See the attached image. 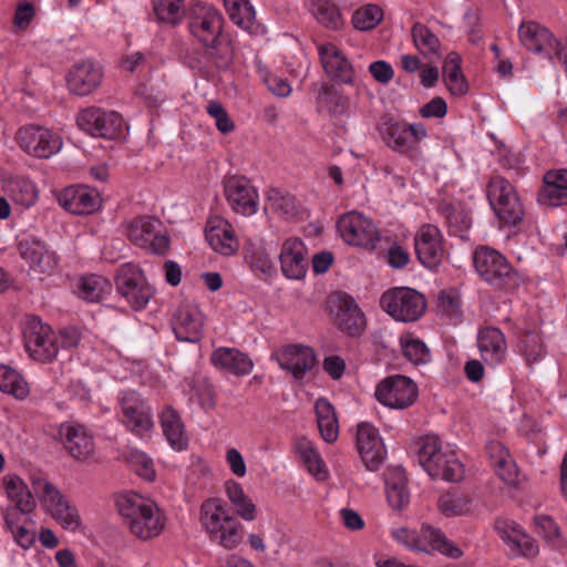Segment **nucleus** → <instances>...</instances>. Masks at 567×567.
<instances>
[{"instance_id":"f257e3e1","label":"nucleus","mask_w":567,"mask_h":567,"mask_svg":"<svg viewBox=\"0 0 567 567\" xmlns=\"http://www.w3.org/2000/svg\"><path fill=\"white\" fill-rule=\"evenodd\" d=\"M223 25L221 13L207 4L196 6L188 23L190 33L218 69L228 68L233 60V49L223 35Z\"/></svg>"},{"instance_id":"f03ea898","label":"nucleus","mask_w":567,"mask_h":567,"mask_svg":"<svg viewBox=\"0 0 567 567\" xmlns=\"http://www.w3.org/2000/svg\"><path fill=\"white\" fill-rule=\"evenodd\" d=\"M199 523L209 540L224 549H236L244 540L243 524L220 498L212 497L203 502Z\"/></svg>"},{"instance_id":"7ed1b4c3","label":"nucleus","mask_w":567,"mask_h":567,"mask_svg":"<svg viewBox=\"0 0 567 567\" xmlns=\"http://www.w3.org/2000/svg\"><path fill=\"white\" fill-rule=\"evenodd\" d=\"M116 506L130 533L137 539L146 542L163 532L165 517L152 501L137 494H125L117 497Z\"/></svg>"},{"instance_id":"20e7f679","label":"nucleus","mask_w":567,"mask_h":567,"mask_svg":"<svg viewBox=\"0 0 567 567\" xmlns=\"http://www.w3.org/2000/svg\"><path fill=\"white\" fill-rule=\"evenodd\" d=\"M473 262L480 277L496 290L514 292L524 281L507 258L491 247H477Z\"/></svg>"},{"instance_id":"39448f33","label":"nucleus","mask_w":567,"mask_h":567,"mask_svg":"<svg viewBox=\"0 0 567 567\" xmlns=\"http://www.w3.org/2000/svg\"><path fill=\"white\" fill-rule=\"evenodd\" d=\"M419 462L432 478L458 482L464 477V466L453 451H443L437 436L426 435L419 442Z\"/></svg>"},{"instance_id":"423d86ee","label":"nucleus","mask_w":567,"mask_h":567,"mask_svg":"<svg viewBox=\"0 0 567 567\" xmlns=\"http://www.w3.org/2000/svg\"><path fill=\"white\" fill-rule=\"evenodd\" d=\"M486 192L489 205L503 225H517L523 220V204L508 181L502 176H493Z\"/></svg>"},{"instance_id":"0eeeda50","label":"nucleus","mask_w":567,"mask_h":567,"mask_svg":"<svg viewBox=\"0 0 567 567\" xmlns=\"http://www.w3.org/2000/svg\"><path fill=\"white\" fill-rule=\"evenodd\" d=\"M381 306L395 320L413 322L425 312L426 300L412 288L396 287L382 295Z\"/></svg>"},{"instance_id":"6e6552de","label":"nucleus","mask_w":567,"mask_h":567,"mask_svg":"<svg viewBox=\"0 0 567 567\" xmlns=\"http://www.w3.org/2000/svg\"><path fill=\"white\" fill-rule=\"evenodd\" d=\"M393 538L411 550L429 551V547L451 558H460L462 550L450 542L445 535L431 526H424L417 533L415 530L399 528L392 532Z\"/></svg>"},{"instance_id":"1a4fd4ad","label":"nucleus","mask_w":567,"mask_h":567,"mask_svg":"<svg viewBox=\"0 0 567 567\" xmlns=\"http://www.w3.org/2000/svg\"><path fill=\"white\" fill-rule=\"evenodd\" d=\"M115 284L117 292L134 310L144 309L154 296L153 287L135 264L122 265L117 270Z\"/></svg>"},{"instance_id":"9d476101","label":"nucleus","mask_w":567,"mask_h":567,"mask_svg":"<svg viewBox=\"0 0 567 567\" xmlns=\"http://www.w3.org/2000/svg\"><path fill=\"white\" fill-rule=\"evenodd\" d=\"M24 347L29 355L41 363L51 362L59 352L56 334L38 317L28 320L23 330Z\"/></svg>"},{"instance_id":"9b49d317","label":"nucleus","mask_w":567,"mask_h":567,"mask_svg":"<svg viewBox=\"0 0 567 567\" xmlns=\"http://www.w3.org/2000/svg\"><path fill=\"white\" fill-rule=\"evenodd\" d=\"M380 134L388 147L401 154L414 151L427 135L422 123L408 124L393 118H385L382 122Z\"/></svg>"},{"instance_id":"f8f14e48","label":"nucleus","mask_w":567,"mask_h":567,"mask_svg":"<svg viewBox=\"0 0 567 567\" xmlns=\"http://www.w3.org/2000/svg\"><path fill=\"white\" fill-rule=\"evenodd\" d=\"M328 309L333 323L351 337L360 336L365 328V318L354 299L344 292L331 293Z\"/></svg>"},{"instance_id":"ddd939ff","label":"nucleus","mask_w":567,"mask_h":567,"mask_svg":"<svg viewBox=\"0 0 567 567\" xmlns=\"http://www.w3.org/2000/svg\"><path fill=\"white\" fill-rule=\"evenodd\" d=\"M159 220L142 216L128 221L125 235L131 243L154 255H164L169 247V238L161 234Z\"/></svg>"},{"instance_id":"4468645a","label":"nucleus","mask_w":567,"mask_h":567,"mask_svg":"<svg viewBox=\"0 0 567 567\" xmlns=\"http://www.w3.org/2000/svg\"><path fill=\"white\" fill-rule=\"evenodd\" d=\"M16 141L31 156L49 158L62 147L59 135L40 125H25L18 130Z\"/></svg>"},{"instance_id":"2eb2a0df","label":"nucleus","mask_w":567,"mask_h":567,"mask_svg":"<svg viewBox=\"0 0 567 567\" xmlns=\"http://www.w3.org/2000/svg\"><path fill=\"white\" fill-rule=\"evenodd\" d=\"M338 229L346 243L368 249L375 248L380 234L374 223L358 212L341 216Z\"/></svg>"},{"instance_id":"dca6fc26","label":"nucleus","mask_w":567,"mask_h":567,"mask_svg":"<svg viewBox=\"0 0 567 567\" xmlns=\"http://www.w3.org/2000/svg\"><path fill=\"white\" fill-rule=\"evenodd\" d=\"M121 422L135 435L142 436L153 427L152 410L135 391H125L120 396Z\"/></svg>"},{"instance_id":"f3484780","label":"nucleus","mask_w":567,"mask_h":567,"mask_svg":"<svg viewBox=\"0 0 567 567\" xmlns=\"http://www.w3.org/2000/svg\"><path fill=\"white\" fill-rule=\"evenodd\" d=\"M375 398L385 406L406 409L416 400L417 386L408 377L391 375L378 384Z\"/></svg>"},{"instance_id":"a211bd4d","label":"nucleus","mask_w":567,"mask_h":567,"mask_svg":"<svg viewBox=\"0 0 567 567\" xmlns=\"http://www.w3.org/2000/svg\"><path fill=\"white\" fill-rule=\"evenodd\" d=\"M78 126L92 136L115 138L122 130L121 115L114 111H103L97 107H89L79 113Z\"/></svg>"},{"instance_id":"6ab92c4d","label":"nucleus","mask_w":567,"mask_h":567,"mask_svg":"<svg viewBox=\"0 0 567 567\" xmlns=\"http://www.w3.org/2000/svg\"><path fill=\"white\" fill-rule=\"evenodd\" d=\"M224 193L231 209L244 216H250L258 209V192L244 176H230L224 181Z\"/></svg>"},{"instance_id":"aec40b11","label":"nucleus","mask_w":567,"mask_h":567,"mask_svg":"<svg viewBox=\"0 0 567 567\" xmlns=\"http://www.w3.org/2000/svg\"><path fill=\"white\" fill-rule=\"evenodd\" d=\"M518 34L527 50L543 54L549 60L561 58L563 43L545 27L534 21L524 22L519 27Z\"/></svg>"},{"instance_id":"412c9836","label":"nucleus","mask_w":567,"mask_h":567,"mask_svg":"<svg viewBox=\"0 0 567 567\" xmlns=\"http://www.w3.org/2000/svg\"><path fill=\"white\" fill-rule=\"evenodd\" d=\"M172 327L178 340L197 342L202 337L204 316L194 301L183 300L173 312Z\"/></svg>"},{"instance_id":"4be33fe9","label":"nucleus","mask_w":567,"mask_h":567,"mask_svg":"<svg viewBox=\"0 0 567 567\" xmlns=\"http://www.w3.org/2000/svg\"><path fill=\"white\" fill-rule=\"evenodd\" d=\"M8 498L14 503L3 511L4 523L12 526L18 518L29 515L35 508V501L27 484L17 475L3 477Z\"/></svg>"},{"instance_id":"5701e85b","label":"nucleus","mask_w":567,"mask_h":567,"mask_svg":"<svg viewBox=\"0 0 567 567\" xmlns=\"http://www.w3.org/2000/svg\"><path fill=\"white\" fill-rule=\"evenodd\" d=\"M414 248L419 261L429 269L436 268L444 255L442 234L431 224L423 225L414 237Z\"/></svg>"},{"instance_id":"b1692460","label":"nucleus","mask_w":567,"mask_h":567,"mask_svg":"<svg viewBox=\"0 0 567 567\" xmlns=\"http://www.w3.org/2000/svg\"><path fill=\"white\" fill-rule=\"evenodd\" d=\"M357 446L360 456L370 471H378L383 464L386 451L378 430L369 424L358 425Z\"/></svg>"},{"instance_id":"393cba45","label":"nucleus","mask_w":567,"mask_h":567,"mask_svg":"<svg viewBox=\"0 0 567 567\" xmlns=\"http://www.w3.org/2000/svg\"><path fill=\"white\" fill-rule=\"evenodd\" d=\"M102 79V68L92 60H83L70 69L66 85L72 93L86 96L100 86Z\"/></svg>"},{"instance_id":"a878e982","label":"nucleus","mask_w":567,"mask_h":567,"mask_svg":"<svg viewBox=\"0 0 567 567\" xmlns=\"http://www.w3.org/2000/svg\"><path fill=\"white\" fill-rule=\"evenodd\" d=\"M59 204L74 215H89L96 212L101 198L95 189L84 185L65 187L58 197Z\"/></svg>"},{"instance_id":"bb28decb","label":"nucleus","mask_w":567,"mask_h":567,"mask_svg":"<svg viewBox=\"0 0 567 567\" xmlns=\"http://www.w3.org/2000/svg\"><path fill=\"white\" fill-rule=\"evenodd\" d=\"M275 358L280 368L290 371L297 380L302 379L316 362L313 350L301 344L286 346L276 352Z\"/></svg>"},{"instance_id":"cd10ccee","label":"nucleus","mask_w":567,"mask_h":567,"mask_svg":"<svg viewBox=\"0 0 567 567\" xmlns=\"http://www.w3.org/2000/svg\"><path fill=\"white\" fill-rule=\"evenodd\" d=\"M206 239L215 251L224 256H231L239 248L231 224L219 216L208 219Z\"/></svg>"},{"instance_id":"c85d7f7f","label":"nucleus","mask_w":567,"mask_h":567,"mask_svg":"<svg viewBox=\"0 0 567 567\" xmlns=\"http://www.w3.org/2000/svg\"><path fill=\"white\" fill-rule=\"evenodd\" d=\"M60 433L65 450L74 460L85 462L94 455V440L84 426L63 424Z\"/></svg>"},{"instance_id":"c756f323","label":"nucleus","mask_w":567,"mask_h":567,"mask_svg":"<svg viewBox=\"0 0 567 567\" xmlns=\"http://www.w3.org/2000/svg\"><path fill=\"white\" fill-rule=\"evenodd\" d=\"M282 274L289 279H301L308 268L307 249L297 238L287 239L279 255Z\"/></svg>"},{"instance_id":"7c9ffc66","label":"nucleus","mask_w":567,"mask_h":567,"mask_svg":"<svg viewBox=\"0 0 567 567\" xmlns=\"http://www.w3.org/2000/svg\"><path fill=\"white\" fill-rule=\"evenodd\" d=\"M540 205L558 207L567 205V169H550L543 177V186L537 194Z\"/></svg>"},{"instance_id":"2f4dec72","label":"nucleus","mask_w":567,"mask_h":567,"mask_svg":"<svg viewBox=\"0 0 567 567\" xmlns=\"http://www.w3.org/2000/svg\"><path fill=\"white\" fill-rule=\"evenodd\" d=\"M21 258L27 261L30 268L40 274H50L58 266V258L54 252L49 251L39 240L24 239L18 245Z\"/></svg>"},{"instance_id":"473e14b6","label":"nucleus","mask_w":567,"mask_h":567,"mask_svg":"<svg viewBox=\"0 0 567 567\" xmlns=\"http://www.w3.org/2000/svg\"><path fill=\"white\" fill-rule=\"evenodd\" d=\"M477 346L482 359L489 365L501 364L507 352V344L504 333L494 327L480 330Z\"/></svg>"},{"instance_id":"72a5a7b5","label":"nucleus","mask_w":567,"mask_h":567,"mask_svg":"<svg viewBox=\"0 0 567 567\" xmlns=\"http://www.w3.org/2000/svg\"><path fill=\"white\" fill-rule=\"evenodd\" d=\"M321 63L326 73L346 84L353 83V69L346 55L331 43L319 48Z\"/></svg>"},{"instance_id":"f704fd0d","label":"nucleus","mask_w":567,"mask_h":567,"mask_svg":"<svg viewBox=\"0 0 567 567\" xmlns=\"http://www.w3.org/2000/svg\"><path fill=\"white\" fill-rule=\"evenodd\" d=\"M495 527L501 538L516 554L528 558H533L538 554V545L536 542L513 522L498 520Z\"/></svg>"},{"instance_id":"c9c22d12","label":"nucleus","mask_w":567,"mask_h":567,"mask_svg":"<svg viewBox=\"0 0 567 567\" xmlns=\"http://www.w3.org/2000/svg\"><path fill=\"white\" fill-rule=\"evenodd\" d=\"M210 361L217 369L235 375H247L254 367L251 359L235 348L216 349L210 355Z\"/></svg>"},{"instance_id":"e433bc0d","label":"nucleus","mask_w":567,"mask_h":567,"mask_svg":"<svg viewBox=\"0 0 567 567\" xmlns=\"http://www.w3.org/2000/svg\"><path fill=\"white\" fill-rule=\"evenodd\" d=\"M161 425L163 433L169 445L182 451L187 446V435L185 426L178 412L172 406H167L161 414Z\"/></svg>"},{"instance_id":"4c0bfd02","label":"nucleus","mask_w":567,"mask_h":567,"mask_svg":"<svg viewBox=\"0 0 567 567\" xmlns=\"http://www.w3.org/2000/svg\"><path fill=\"white\" fill-rule=\"evenodd\" d=\"M318 429L322 439L332 443L338 439L339 424L333 405L326 399L317 400L315 404Z\"/></svg>"},{"instance_id":"58836bf2","label":"nucleus","mask_w":567,"mask_h":567,"mask_svg":"<svg viewBox=\"0 0 567 567\" xmlns=\"http://www.w3.org/2000/svg\"><path fill=\"white\" fill-rule=\"evenodd\" d=\"M413 42L420 53L433 63L441 56L439 38L423 23L416 22L412 28Z\"/></svg>"},{"instance_id":"ea45409f","label":"nucleus","mask_w":567,"mask_h":567,"mask_svg":"<svg viewBox=\"0 0 567 567\" xmlns=\"http://www.w3.org/2000/svg\"><path fill=\"white\" fill-rule=\"evenodd\" d=\"M444 81L453 95H464L467 92V83L461 69V56L456 52H450L443 65Z\"/></svg>"},{"instance_id":"a19ab883","label":"nucleus","mask_w":567,"mask_h":567,"mask_svg":"<svg viewBox=\"0 0 567 567\" xmlns=\"http://www.w3.org/2000/svg\"><path fill=\"white\" fill-rule=\"evenodd\" d=\"M30 482L34 494L40 498L41 504L48 512L52 511L55 504H62L66 501L60 491L47 481L42 474H31Z\"/></svg>"},{"instance_id":"79ce46f5","label":"nucleus","mask_w":567,"mask_h":567,"mask_svg":"<svg viewBox=\"0 0 567 567\" xmlns=\"http://www.w3.org/2000/svg\"><path fill=\"white\" fill-rule=\"evenodd\" d=\"M9 197L22 207H31L38 199V189L28 178L16 177L9 181L7 185Z\"/></svg>"},{"instance_id":"37998d69","label":"nucleus","mask_w":567,"mask_h":567,"mask_svg":"<svg viewBox=\"0 0 567 567\" xmlns=\"http://www.w3.org/2000/svg\"><path fill=\"white\" fill-rule=\"evenodd\" d=\"M295 450L312 475L318 480H324L327 477L323 462L319 453L315 450L311 441L307 437H299L295 443Z\"/></svg>"},{"instance_id":"c03bdc74","label":"nucleus","mask_w":567,"mask_h":567,"mask_svg":"<svg viewBox=\"0 0 567 567\" xmlns=\"http://www.w3.org/2000/svg\"><path fill=\"white\" fill-rule=\"evenodd\" d=\"M111 290L110 281L97 275L81 278L78 286L79 296L90 302H100Z\"/></svg>"},{"instance_id":"a18cd8bd","label":"nucleus","mask_w":567,"mask_h":567,"mask_svg":"<svg viewBox=\"0 0 567 567\" xmlns=\"http://www.w3.org/2000/svg\"><path fill=\"white\" fill-rule=\"evenodd\" d=\"M0 390L19 400L25 399L29 394L28 383L22 375L4 364H0Z\"/></svg>"},{"instance_id":"49530a36","label":"nucleus","mask_w":567,"mask_h":567,"mask_svg":"<svg viewBox=\"0 0 567 567\" xmlns=\"http://www.w3.org/2000/svg\"><path fill=\"white\" fill-rule=\"evenodd\" d=\"M224 4L235 24L245 30L251 29L256 12L249 0H224Z\"/></svg>"},{"instance_id":"de8ad7c7","label":"nucleus","mask_w":567,"mask_h":567,"mask_svg":"<svg viewBox=\"0 0 567 567\" xmlns=\"http://www.w3.org/2000/svg\"><path fill=\"white\" fill-rule=\"evenodd\" d=\"M471 498L457 491L443 494L437 502L439 509L446 517L464 515L471 509Z\"/></svg>"},{"instance_id":"09e8293b","label":"nucleus","mask_w":567,"mask_h":567,"mask_svg":"<svg viewBox=\"0 0 567 567\" xmlns=\"http://www.w3.org/2000/svg\"><path fill=\"white\" fill-rule=\"evenodd\" d=\"M266 209L289 218L297 214L296 199L292 195L284 193L280 189L271 188L267 193Z\"/></svg>"},{"instance_id":"8fccbe9b","label":"nucleus","mask_w":567,"mask_h":567,"mask_svg":"<svg viewBox=\"0 0 567 567\" xmlns=\"http://www.w3.org/2000/svg\"><path fill=\"white\" fill-rule=\"evenodd\" d=\"M156 18L169 24L178 23L184 16V0H152Z\"/></svg>"},{"instance_id":"3c124183","label":"nucleus","mask_w":567,"mask_h":567,"mask_svg":"<svg viewBox=\"0 0 567 567\" xmlns=\"http://www.w3.org/2000/svg\"><path fill=\"white\" fill-rule=\"evenodd\" d=\"M7 528L12 533L16 543L23 549H29L35 542V523L29 517L23 515L18 518L17 523L12 526L6 524Z\"/></svg>"},{"instance_id":"603ef678","label":"nucleus","mask_w":567,"mask_h":567,"mask_svg":"<svg viewBox=\"0 0 567 567\" xmlns=\"http://www.w3.org/2000/svg\"><path fill=\"white\" fill-rule=\"evenodd\" d=\"M383 19V11L377 4H368L357 9L352 14V24L360 31L374 29Z\"/></svg>"},{"instance_id":"864d4df0","label":"nucleus","mask_w":567,"mask_h":567,"mask_svg":"<svg viewBox=\"0 0 567 567\" xmlns=\"http://www.w3.org/2000/svg\"><path fill=\"white\" fill-rule=\"evenodd\" d=\"M535 524L538 528V533L544 539L550 543L555 549L563 550L567 547V542L563 537L560 528L551 517L545 515L536 516Z\"/></svg>"},{"instance_id":"5fc2aeb1","label":"nucleus","mask_w":567,"mask_h":567,"mask_svg":"<svg viewBox=\"0 0 567 567\" xmlns=\"http://www.w3.org/2000/svg\"><path fill=\"white\" fill-rule=\"evenodd\" d=\"M313 14L322 25L337 30L342 25V18L338 7L328 0H317Z\"/></svg>"},{"instance_id":"6e6d98bb","label":"nucleus","mask_w":567,"mask_h":567,"mask_svg":"<svg viewBox=\"0 0 567 567\" xmlns=\"http://www.w3.org/2000/svg\"><path fill=\"white\" fill-rule=\"evenodd\" d=\"M522 351L530 367L542 360L545 350L540 336L535 332L526 333L522 339Z\"/></svg>"},{"instance_id":"4d7b16f0","label":"nucleus","mask_w":567,"mask_h":567,"mask_svg":"<svg viewBox=\"0 0 567 567\" xmlns=\"http://www.w3.org/2000/svg\"><path fill=\"white\" fill-rule=\"evenodd\" d=\"M49 513L65 529L73 532L80 525L78 511L72 507L68 501L58 504V506L55 505Z\"/></svg>"},{"instance_id":"13d9d810","label":"nucleus","mask_w":567,"mask_h":567,"mask_svg":"<svg viewBox=\"0 0 567 567\" xmlns=\"http://www.w3.org/2000/svg\"><path fill=\"white\" fill-rule=\"evenodd\" d=\"M402 347L405 358L414 364H424L431 359L429 348L420 339H409Z\"/></svg>"},{"instance_id":"bf43d9fd","label":"nucleus","mask_w":567,"mask_h":567,"mask_svg":"<svg viewBox=\"0 0 567 567\" xmlns=\"http://www.w3.org/2000/svg\"><path fill=\"white\" fill-rule=\"evenodd\" d=\"M319 100L332 114H342L348 105V100L333 86H323L319 92Z\"/></svg>"},{"instance_id":"052dcab7","label":"nucleus","mask_w":567,"mask_h":567,"mask_svg":"<svg viewBox=\"0 0 567 567\" xmlns=\"http://www.w3.org/2000/svg\"><path fill=\"white\" fill-rule=\"evenodd\" d=\"M207 113L215 120L216 127L220 133L228 134L235 130L234 121L220 103L215 101L209 102Z\"/></svg>"},{"instance_id":"680f3d73","label":"nucleus","mask_w":567,"mask_h":567,"mask_svg":"<svg viewBox=\"0 0 567 567\" xmlns=\"http://www.w3.org/2000/svg\"><path fill=\"white\" fill-rule=\"evenodd\" d=\"M494 470L498 477L505 482L507 485H516L518 481V470L509 456L507 460H503L502 463L495 464Z\"/></svg>"},{"instance_id":"e2e57ef3","label":"nucleus","mask_w":567,"mask_h":567,"mask_svg":"<svg viewBox=\"0 0 567 567\" xmlns=\"http://www.w3.org/2000/svg\"><path fill=\"white\" fill-rule=\"evenodd\" d=\"M132 464L135 472L141 477L153 481L155 478V471L153 468L152 460L144 453L137 452L132 456Z\"/></svg>"},{"instance_id":"0e129e2a","label":"nucleus","mask_w":567,"mask_h":567,"mask_svg":"<svg viewBox=\"0 0 567 567\" xmlns=\"http://www.w3.org/2000/svg\"><path fill=\"white\" fill-rule=\"evenodd\" d=\"M369 72L381 84H388L394 76L392 65L382 60L372 62L369 65Z\"/></svg>"},{"instance_id":"69168bd1","label":"nucleus","mask_w":567,"mask_h":567,"mask_svg":"<svg viewBox=\"0 0 567 567\" xmlns=\"http://www.w3.org/2000/svg\"><path fill=\"white\" fill-rule=\"evenodd\" d=\"M446 112H447L446 102L440 96L433 97L430 102H427L420 109V115L424 118H430V117L441 118V117L445 116Z\"/></svg>"},{"instance_id":"338daca9","label":"nucleus","mask_w":567,"mask_h":567,"mask_svg":"<svg viewBox=\"0 0 567 567\" xmlns=\"http://www.w3.org/2000/svg\"><path fill=\"white\" fill-rule=\"evenodd\" d=\"M35 14L34 7L29 1L20 2L14 14V24L19 29H25L33 20Z\"/></svg>"},{"instance_id":"774afa93","label":"nucleus","mask_w":567,"mask_h":567,"mask_svg":"<svg viewBox=\"0 0 567 567\" xmlns=\"http://www.w3.org/2000/svg\"><path fill=\"white\" fill-rule=\"evenodd\" d=\"M386 260L391 267L400 269L408 265L410 256L403 247L393 244L388 249Z\"/></svg>"}]
</instances>
